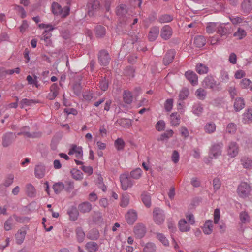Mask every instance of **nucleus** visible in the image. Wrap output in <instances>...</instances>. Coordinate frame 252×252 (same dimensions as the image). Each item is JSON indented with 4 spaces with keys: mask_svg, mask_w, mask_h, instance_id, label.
Wrapping results in <instances>:
<instances>
[{
    "mask_svg": "<svg viewBox=\"0 0 252 252\" xmlns=\"http://www.w3.org/2000/svg\"><path fill=\"white\" fill-rule=\"evenodd\" d=\"M130 177L128 172L124 173L120 175V180L121 188L123 190H126L133 186L134 182L130 179Z\"/></svg>",
    "mask_w": 252,
    "mask_h": 252,
    "instance_id": "nucleus-1",
    "label": "nucleus"
},
{
    "mask_svg": "<svg viewBox=\"0 0 252 252\" xmlns=\"http://www.w3.org/2000/svg\"><path fill=\"white\" fill-rule=\"evenodd\" d=\"M53 13L55 15H60L63 17H66L69 13L70 8L68 6L62 8L57 2H53L52 5Z\"/></svg>",
    "mask_w": 252,
    "mask_h": 252,
    "instance_id": "nucleus-2",
    "label": "nucleus"
},
{
    "mask_svg": "<svg viewBox=\"0 0 252 252\" xmlns=\"http://www.w3.org/2000/svg\"><path fill=\"white\" fill-rule=\"evenodd\" d=\"M153 218L154 222L157 224H162L165 220L164 211L159 208L154 209L153 211Z\"/></svg>",
    "mask_w": 252,
    "mask_h": 252,
    "instance_id": "nucleus-3",
    "label": "nucleus"
},
{
    "mask_svg": "<svg viewBox=\"0 0 252 252\" xmlns=\"http://www.w3.org/2000/svg\"><path fill=\"white\" fill-rule=\"evenodd\" d=\"M223 144L221 143L213 144L210 149L209 155L211 158H217L222 154Z\"/></svg>",
    "mask_w": 252,
    "mask_h": 252,
    "instance_id": "nucleus-4",
    "label": "nucleus"
},
{
    "mask_svg": "<svg viewBox=\"0 0 252 252\" xmlns=\"http://www.w3.org/2000/svg\"><path fill=\"white\" fill-rule=\"evenodd\" d=\"M239 151L238 145L235 142H230L226 148L227 155L232 158H235L238 155Z\"/></svg>",
    "mask_w": 252,
    "mask_h": 252,
    "instance_id": "nucleus-5",
    "label": "nucleus"
},
{
    "mask_svg": "<svg viewBox=\"0 0 252 252\" xmlns=\"http://www.w3.org/2000/svg\"><path fill=\"white\" fill-rule=\"evenodd\" d=\"M251 190V187L245 182L242 183L237 189L239 196L243 198L247 197L250 194Z\"/></svg>",
    "mask_w": 252,
    "mask_h": 252,
    "instance_id": "nucleus-6",
    "label": "nucleus"
},
{
    "mask_svg": "<svg viewBox=\"0 0 252 252\" xmlns=\"http://www.w3.org/2000/svg\"><path fill=\"white\" fill-rule=\"evenodd\" d=\"M69 155H75V157L78 159L82 160L83 158V152L81 146H78L76 145L73 144L68 151Z\"/></svg>",
    "mask_w": 252,
    "mask_h": 252,
    "instance_id": "nucleus-7",
    "label": "nucleus"
},
{
    "mask_svg": "<svg viewBox=\"0 0 252 252\" xmlns=\"http://www.w3.org/2000/svg\"><path fill=\"white\" fill-rule=\"evenodd\" d=\"M202 86L206 88H209L215 90L218 88L217 82L211 76L206 77L202 83Z\"/></svg>",
    "mask_w": 252,
    "mask_h": 252,
    "instance_id": "nucleus-8",
    "label": "nucleus"
},
{
    "mask_svg": "<svg viewBox=\"0 0 252 252\" xmlns=\"http://www.w3.org/2000/svg\"><path fill=\"white\" fill-rule=\"evenodd\" d=\"M173 33L172 29L168 25L164 26L160 31V36L164 40L169 39Z\"/></svg>",
    "mask_w": 252,
    "mask_h": 252,
    "instance_id": "nucleus-9",
    "label": "nucleus"
},
{
    "mask_svg": "<svg viewBox=\"0 0 252 252\" xmlns=\"http://www.w3.org/2000/svg\"><path fill=\"white\" fill-rule=\"evenodd\" d=\"M98 59L100 64L105 66L109 63L110 57L108 52L105 51H101L99 52Z\"/></svg>",
    "mask_w": 252,
    "mask_h": 252,
    "instance_id": "nucleus-10",
    "label": "nucleus"
},
{
    "mask_svg": "<svg viewBox=\"0 0 252 252\" xmlns=\"http://www.w3.org/2000/svg\"><path fill=\"white\" fill-rule=\"evenodd\" d=\"M99 7V2L97 0L90 1L87 4L88 13L90 16L94 15V12Z\"/></svg>",
    "mask_w": 252,
    "mask_h": 252,
    "instance_id": "nucleus-11",
    "label": "nucleus"
},
{
    "mask_svg": "<svg viewBox=\"0 0 252 252\" xmlns=\"http://www.w3.org/2000/svg\"><path fill=\"white\" fill-rule=\"evenodd\" d=\"M134 233L137 238H141L145 234L146 228L143 224H137L134 227Z\"/></svg>",
    "mask_w": 252,
    "mask_h": 252,
    "instance_id": "nucleus-12",
    "label": "nucleus"
},
{
    "mask_svg": "<svg viewBox=\"0 0 252 252\" xmlns=\"http://www.w3.org/2000/svg\"><path fill=\"white\" fill-rule=\"evenodd\" d=\"M190 225L184 218L181 219L178 222L179 229L182 232L189 231L190 230Z\"/></svg>",
    "mask_w": 252,
    "mask_h": 252,
    "instance_id": "nucleus-13",
    "label": "nucleus"
},
{
    "mask_svg": "<svg viewBox=\"0 0 252 252\" xmlns=\"http://www.w3.org/2000/svg\"><path fill=\"white\" fill-rule=\"evenodd\" d=\"M213 222L211 220H207L202 227V231L205 235L211 234L213 232Z\"/></svg>",
    "mask_w": 252,
    "mask_h": 252,
    "instance_id": "nucleus-14",
    "label": "nucleus"
},
{
    "mask_svg": "<svg viewBox=\"0 0 252 252\" xmlns=\"http://www.w3.org/2000/svg\"><path fill=\"white\" fill-rule=\"evenodd\" d=\"M137 218V213L133 210L128 211L126 215V219L128 224H133L136 221Z\"/></svg>",
    "mask_w": 252,
    "mask_h": 252,
    "instance_id": "nucleus-15",
    "label": "nucleus"
},
{
    "mask_svg": "<svg viewBox=\"0 0 252 252\" xmlns=\"http://www.w3.org/2000/svg\"><path fill=\"white\" fill-rule=\"evenodd\" d=\"M35 176L37 178L41 179L45 175V167L42 164H38L35 166L34 169Z\"/></svg>",
    "mask_w": 252,
    "mask_h": 252,
    "instance_id": "nucleus-16",
    "label": "nucleus"
},
{
    "mask_svg": "<svg viewBox=\"0 0 252 252\" xmlns=\"http://www.w3.org/2000/svg\"><path fill=\"white\" fill-rule=\"evenodd\" d=\"M26 231L24 229H19L15 235L16 242L19 245H21L24 241Z\"/></svg>",
    "mask_w": 252,
    "mask_h": 252,
    "instance_id": "nucleus-17",
    "label": "nucleus"
},
{
    "mask_svg": "<svg viewBox=\"0 0 252 252\" xmlns=\"http://www.w3.org/2000/svg\"><path fill=\"white\" fill-rule=\"evenodd\" d=\"M185 76L193 85H195L198 83L197 76L194 72L188 71L185 73Z\"/></svg>",
    "mask_w": 252,
    "mask_h": 252,
    "instance_id": "nucleus-18",
    "label": "nucleus"
},
{
    "mask_svg": "<svg viewBox=\"0 0 252 252\" xmlns=\"http://www.w3.org/2000/svg\"><path fill=\"white\" fill-rule=\"evenodd\" d=\"M159 33V29L158 27L155 26L152 27L149 33L148 38L150 41L155 40Z\"/></svg>",
    "mask_w": 252,
    "mask_h": 252,
    "instance_id": "nucleus-19",
    "label": "nucleus"
},
{
    "mask_svg": "<svg viewBox=\"0 0 252 252\" xmlns=\"http://www.w3.org/2000/svg\"><path fill=\"white\" fill-rule=\"evenodd\" d=\"M243 121L245 124L252 122V107L246 110L243 114Z\"/></svg>",
    "mask_w": 252,
    "mask_h": 252,
    "instance_id": "nucleus-20",
    "label": "nucleus"
},
{
    "mask_svg": "<svg viewBox=\"0 0 252 252\" xmlns=\"http://www.w3.org/2000/svg\"><path fill=\"white\" fill-rule=\"evenodd\" d=\"M14 138V135L12 133H6L2 140V145L4 147H8L12 142Z\"/></svg>",
    "mask_w": 252,
    "mask_h": 252,
    "instance_id": "nucleus-21",
    "label": "nucleus"
},
{
    "mask_svg": "<svg viewBox=\"0 0 252 252\" xmlns=\"http://www.w3.org/2000/svg\"><path fill=\"white\" fill-rule=\"evenodd\" d=\"M245 106V103L243 98L239 97L235 99L234 103V108L235 111H240L244 108Z\"/></svg>",
    "mask_w": 252,
    "mask_h": 252,
    "instance_id": "nucleus-22",
    "label": "nucleus"
},
{
    "mask_svg": "<svg viewBox=\"0 0 252 252\" xmlns=\"http://www.w3.org/2000/svg\"><path fill=\"white\" fill-rule=\"evenodd\" d=\"M175 55V52L174 50H169L163 58V63L165 65H168L173 60Z\"/></svg>",
    "mask_w": 252,
    "mask_h": 252,
    "instance_id": "nucleus-23",
    "label": "nucleus"
},
{
    "mask_svg": "<svg viewBox=\"0 0 252 252\" xmlns=\"http://www.w3.org/2000/svg\"><path fill=\"white\" fill-rule=\"evenodd\" d=\"M216 129V125L213 122L207 123L204 126L205 132L208 134L214 133Z\"/></svg>",
    "mask_w": 252,
    "mask_h": 252,
    "instance_id": "nucleus-24",
    "label": "nucleus"
},
{
    "mask_svg": "<svg viewBox=\"0 0 252 252\" xmlns=\"http://www.w3.org/2000/svg\"><path fill=\"white\" fill-rule=\"evenodd\" d=\"M116 124L124 128H129L132 125L131 120L125 118H121L117 120Z\"/></svg>",
    "mask_w": 252,
    "mask_h": 252,
    "instance_id": "nucleus-25",
    "label": "nucleus"
},
{
    "mask_svg": "<svg viewBox=\"0 0 252 252\" xmlns=\"http://www.w3.org/2000/svg\"><path fill=\"white\" fill-rule=\"evenodd\" d=\"M51 36V33L47 30H45L42 33L41 39L44 41L46 46H51L52 45Z\"/></svg>",
    "mask_w": 252,
    "mask_h": 252,
    "instance_id": "nucleus-26",
    "label": "nucleus"
},
{
    "mask_svg": "<svg viewBox=\"0 0 252 252\" xmlns=\"http://www.w3.org/2000/svg\"><path fill=\"white\" fill-rule=\"evenodd\" d=\"M180 116L177 112L172 113L170 116L171 125L172 126H178L180 123Z\"/></svg>",
    "mask_w": 252,
    "mask_h": 252,
    "instance_id": "nucleus-27",
    "label": "nucleus"
},
{
    "mask_svg": "<svg viewBox=\"0 0 252 252\" xmlns=\"http://www.w3.org/2000/svg\"><path fill=\"white\" fill-rule=\"evenodd\" d=\"M141 245L143 246V252H155L156 247L154 243L148 242L145 245H143V243H140Z\"/></svg>",
    "mask_w": 252,
    "mask_h": 252,
    "instance_id": "nucleus-28",
    "label": "nucleus"
},
{
    "mask_svg": "<svg viewBox=\"0 0 252 252\" xmlns=\"http://www.w3.org/2000/svg\"><path fill=\"white\" fill-rule=\"evenodd\" d=\"M194 43L196 47L201 48L206 44V39L203 36L197 35L194 38Z\"/></svg>",
    "mask_w": 252,
    "mask_h": 252,
    "instance_id": "nucleus-29",
    "label": "nucleus"
},
{
    "mask_svg": "<svg viewBox=\"0 0 252 252\" xmlns=\"http://www.w3.org/2000/svg\"><path fill=\"white\" fill-rule=\"evenodd\" d=\"M237 129V125L233 123H230L226 126L225 132L229 134H234Z\"/></svg>",
    "mask_w": 252,
    "mask_h": 252,
    "instance_id": "nucleus-30",
    "label": "nucleus"
},
{
    "mask_svg": "<svg viewBox=\"0 0 252 252\" xmlns=\"http://www.w3.org/2000/svg\"><path fill=\"white\" fill-rule=\"evenodd\" d=\"M129 175L131 178L135 180H138L141 177L142 171L140 168H137L132 170Z\"/></svg>",
    "mask_w": 252,
    "mask_h": 252,
    "instance_id": "nucleus-31",
    "label": "nucleus"
},
{
    "mask_svg": "<svg viewBox=\"0 0 252 252\" xmlns=\"http://www.w3.org/2000/svg\"><path fill=\"white\" fill-rule=\"evenodd\" d=\"M78 208L81 212H89L92 209V205L88 202H85L80 204L78 206Z\"/></svg>",
    "mask_w": 252,
    "mask_h": 252,
    "instance_id": "nucleus-32",
    "label": "nucleus"
},
{
    "mask_svg": "<svg viewBox=\"0 0 252 252\" xmlns=\"http://www.w3.org/2000/svg\"><path fill=\"white\" fill-rule=\"evenodd\" d=\"M141 200L146 207H149L151 206V196L149 193L146 192H143L141 194Z\"/></svg>",
    "mask_w": 252,
    "mask_h": 252,
    "instance_id": "nucleus-33",
    "label": "nucleus"
},
{
    "mask_svg": "<svg viewBox=\"0 0 252 252\" xmlns=\"http://www.w3.org/2000/svg\"><path fill=\"white\" fill-rule=\"evenodd\" d=\"M241 162L243 166L245 168H251L252 167V160L246 156L241 158Z\"/></svg>",
    "mask_w": 252,
    "mask_h": 252,
    "instance_id": "nucleus-34",
    "label": "nucleus"
},
{
    "mask_svg": "<svg viewBox=\"0 0 252 252\" xmlns=\"http://www.w3.org/2000/svg\"><path fill=\"white\" fill-rule=\"evenodd\" d=\"M217 32L220 35H225L228 32V30L225 27L224 23H217Z\"/></svg>",
    "mask_w": 252,
    "mask_h": 252,
    "instance_id": "nucleus-35",
    "label": "nucleus"
},
{
    "mask_svg": "<svg viewBox=\"0 0 252 252\" xmlns=\"http://www.w3.org/2000/svg\"><path fill=\"white\" fill-rule=\"evenodd\" d=\"M70 173L71 174L72 178L76 180H80L83 179V173L80 170L77 169H72L71 170Z\"/></svg>",
    "mask_w": 252,
    "mask_h": 252,
    "instance_id": "nucleus-36",
    "label": "nucleus"
},
{
    "mask_svg": "<svg viewBox=\"0 0 252 252\" xmlns=\"http://www.w3.org/2000/svg\"><path fill=\"white\" fill-rule=\"evenodd\" d=\"M125 145V142L122 138H118L114 142V146L118 151L124 150Z\"/></svg>",
    "mask_w": 252,
    "mask_h": 252,
    "instance_id": "nucleus-37",
    "label": "nucleus"
},
{
    "mask_svg": "<svg viewBox=\"0 0 252 252\" xmlns=\"http://www.w3.org/2000/svg\"><path fill=\"white\" fill-rule=\"evenodd\" d=\"M233 35L237 39L241 40L246 36L247 32L244 29L238 28L237 31L234 32Z\"/></svg>",
    "mask_w": 252,
    "mask_h": 252,
    "instance_id": "nucleus-38",
    "label": "nucleus"
},
{
    "mask_svg": "<svg viewBox=\"0 0 252 252\" xmlns=\"http://www.w3.org/2000/svg\"><path fill=\"white\" fill-rule=\"evenodd\" d=\"M217 23L210 22L208 23L206 27V32L209 34H212L216 31H217Z\"/></svg>",
    "mask_w": 252,
    "mask_h": 252,
    "instance_id": "nucleus-39",
    "label": "nucleus"
},
{
    "mask_svg": "<svg viewBox=\"0 0 252 252\" xmlns=\"http://www.w3.org/2000/svg\"><path fill=\"white\" fill-rule=\"evenodd\" d=\"M86 249L89 252H95L98 249V245L94 242H90L86 244Z\"/></svg>",
    "mask_w": 252,
    "mask_h": 252,
    "instance_id": "nucleus-40",
    "label": "nucleus"
},
{
    "mask_svg": "<svg viewBox=\"0 0 252 252\" xmlns=\"http://www.w3.org/2000/svg\"><path fill=\"white\" fill-rule=\"evenodd\" d=\"M26 193L28 196L33 197L36 195V189L31 184H29L26 186Z\"/></svg>",
    "mask_w": 252,
    "mask_h": 252,
    "instance_id": "nucleus-41",
    "label": "nucleus"
},
{
    "mask_svg": "<svg viewBox=\"0 0 252 252\" xmlns=\"http://www.w3.org/2000/svg\"><path fill=\"white\" fill-rule=\"evenodd\" d=\"M196 70L199 74H203L208 72V68L206 65L199 63L196 65Z\"/></svg>",
    "mask_w": 252,
    "mask_h": 252,
    "instance_id": "nucleus-42",
    "label": "nucleus"
},
{
    "mask_svg": "<svg viewBox=\"0 0 252 252\" xmlns=\"http://www.w3.org/2000/svg\"><path fill=\"white\" fill-rule=\"evenodd\" d=\"M229 18L232 24L234 25H238L243 23H247L246 21H245L243 18L239 16H232L230 17Z\"/></svg>",
    "mask_w": 252,
    "mask_h": 252,
    "instance_id": "nucleus-43",
    "label": "nucleus"
},
{
    "mask_svg": "<svg viewBox=\"0 0 252 252\" xmlns=\"http://www.w3.org/2000/svg\"><path fill=\"white\" fill-rule=\"evenodd\" d=\"M26 79L28 81V84L34 85L36 88L39 87V84L36 76H35L34 78H33L32 76L29 75L27 76Z\"/></svg>",
    "mask_w": 252,
    "mask_h": 252,
    "instance_id": "nucleus-44",
    "label": "nucleus"
},
{
    "mask_svg": "<svg viewBox=\"0 0 252 252\" xmlns=\"http://www.w3.org/2000/svg\"><path fill=\"white\" fill-rule=\"evenodd\" d=\"M124 101L127 104L132 102L133 97L131 93L129 91H125L123 95Z\"/></svg>",
    "mask_w": 252,
    "mask_h": 252,
    "instance_id": "nucleus-45",
    "label": "nucleus"
},
{
    "mask_svg": "<svg viewBox=\"0 0 252 252\" xmlns=\"http://www.w3.org/2000/svg\"><path fill=\"white\" fill-rule=\"evenodd\" d=\"M242 7L246 12L252 9V0H245L242 4Z\"/></svg>",
    "mask_w": 252,
    "mask_h": 252,
    "instance_id": "nucleus-46",
    "label": "nucleus"
},
{
    "mask_svg": "<svg viewBox=\"0 0 252 252\" xmlns=\"http://www.w3.org/2000/svg\"><path fill=\"white\" fill-rule=\"evenodd\" d=\"M157 237L164 246L166 247L169 246L168 240L163 234L159 233H157Z\"/></svg>",
    "mask_w": 252,
    "mask_h": 252,
    "instance_id": "nucleus-47",
    "label": "nucleus"
},
{
    "mask_svg": "<svg viewBox=\"0 0 252 252\" xmlns=\"http://www.w3.org/2000/svg\"><path fill=\"white\" fill-rule=\"evenodd\" d=\"M189 95V89L186 88H183L179 93V97L181 100L186 99Z\"/></svg>",
    "mask_w": 252,
    "mask_h": 252,
    "instance_id": "nucleus-48",
    "label": "nucleus"
},
{
    "mask_svg": "<svg viewBox=\"0 0 252 252\" xmlns=\"http://www.w3.org/2000/svg\"><path fill=\"white\" fill-rule=\"evenodd\" d=\"M203 107L199 103H197L193 105L192 108V112L195 115L199 116L203 112Z\"/></svg>",
    "mask_w": 252,
    "mask_h": 252,
    "instance_id": "nucleus-49",
    "label": "nucleus"
},
{
    "mask_svg": "<svg viewBox=\"0 0 252 252\" xmlns=\"http://www.w3.org/2000/svg\"><path fill=\"white\" fill-rule=\"evenodd\" d=\"M68 214L71 220H76L78 216V212L75 208H71L68 211Z\"/></svg>",
    "mask_w": 252,
    "mask_h": 252,
    "instance_id": "nucleus-50",
    "label": "nucleus"
},
{
    "mask_svg": "<svg viewBox=\"0 0 252 252\" xmlns=\"http://www.w3.org/2000/svg\"><path fill=\"white\" fill-rule=\"evenodd\" d=\"M64 184L62 182H58L54 184L53 189L56 194L61 192L64 189Z\"/></svg>",
    "mask_w": 252,
    "mask_h": 252,
    "instance_id": "nucleus-51",
    "label": "nucleus"
},
{
    "mask_svg": "<svg viewBox=\"0 0 252 252\" xmlns=\"http://www.w3.org/2000/svg\"><path fill=\"white\" fill-rule=\"evenodd\" d=\"M173 19V16L168 14L161 15L158 19V21L161 23H167L172 21Z\"/></svg>",
    "mask_w": 252,
    "mask_h": 252,
    "instance_id": "nucleus-52",
    "label": "nucleus"
},
{
    "mask_svg": "<svg viewBox=\"0 0 252 252\" xmlns=\"http://www.w3.org/2000/svg\"><path fill=\"white\" fill-rule=\"evenodd\" d=\"M252 84V81L248 78H243L240 82V86L242 89H248Z\"/></svg>",
    "mask_w": 252,
    "mask_h": 252,
    "instance_id": "nucleus-53",
    "label": "nucleus"
},
{
    "mask_svg": "<svg viewBox=\"0 0 252 252\" xmlns=\"http://www.w3.org/2000/svg\"><path fill=\"white\" fill-rule=\"evenodd\" d=\"M14 220L12 218H9L4 223V229L5 231H9L12 229Z\"/></svg>",
    "mask_w": 252,
    "mask_h": 252,
    "instance_id": "nucleus-54",
    "label": "nucleus"
},
{
    "mask_svg": "<svg viewBox=\"0 0 252 252\" xmlns=\"http://www.w3.org/2000/svg\"><path fill=\"white\" fill-rule=\"evenodd\" d=\"M14 181V176L13 175H9L4 179L3 185L5 187H8L12 184Z\"/></svg>",
    "mask_w": 252,
    "mask_h": 252,
    "instance_id": "nucleus-55",
    "label": "nucleus"
},
{
    "mask_svg": "<svg viewBox=\"0 0 252 252\" xmlns=\"http://www.w3.org/2000/svg\"><path fill=\"white\" fill-rule=\"evenodd\" d=\"M195 94L198 98L203 100L206 97V92L204 89L199 88L196 90Z\"/></svg>",
    "mask_w": 252,
    "mask_h": 252,
    "instance_id": "nucleus-56",
    "label": "nucleus"
},
{
    "mask_svg": "<svg viewBox=\"0 0 252 252\" xmlns=\"http://www.w3.org/2000/svg\"><path fill=\"white\" fill-rule=\"evenodd\" d=\"M34 103V101L32 99H23L20 101V107L21 108H23L26 106H31Z\"/></svg>",
    "mask_w": 252,
    "mask_h": 252,
    "instance_id": "nucleus-57",
    "label": "nucleus"
},
{
    "mask_svg": "<svg viewBox=\"0 0 252 252\" xmlns=\"http://www.w3.org/2000/svg\"><path fill=\"white\" fill-rule=\"evenodd\" d=\"M173 106V100L168 99L164 103V108L166 111L170 112L172 110Z\"/></svg>",
    "mask_w": 252,
    "mask_h": 252,
    "instance_id": "nucleus-58",
    "label": "nucleus"
},
{
    "mask_svg": "<svg viewBox=\"0 0 252 252\" xmlns=\"http://www.w3.org/2000/svg\"><path fill=\"white\" fill-rule=\"evenodd\" d=\"M155 127L158 131H163L165 128V123L163 120H159L157 123Z\"/></svg>",
    "mask_w": 252,
    "mask_h": 252,
    "instance_id": "nucleus-59",
    "label": "nucleus"
},
{
    "mask_svg": "<svg viewBox=\"0 0 252 252\" xmlns=\"http://www.w3.org/2000/svg\"><path fill=\"white\" fill-rule=\"evenodd\" d=\"M96 33L98 37H102L105 34V28L101 26H97L96 28Z\"/></svg>",
    "mask_w": 252,
    "mask_h": 252,
    "instance_id": "nucleus-60",
    "label": "nucleus"
},
{
    "mask_svg": "<svg viewBox=\"0 0 252 252\" xmlns=\"http://www.w3.org/2000/svg\"><path fill=\"white\" fill-rule=\"evenodd\" d=\"M126 6L122 4L117 8V14L118 15L122 16L126 13Z\"/></svg>",
    "mask_w": 252,
    "mask_h": 252,
    "instance_id": "nucleus-61",
    "label": "nucleus"
},
{
    "mask_svg": "<svg viewBox=\"0 0 252 252\" xmlns=\"http://www.w3.org/2000/svg\"><path fill=\"white\" fill-rule=\"evenodd\" d=\"M240 219L241 222L244 223L249 222L250 220L249 216L246 212H242L240 213Z\"/></svg>",
    "mask_w": 252,
    "mask_h": 252,
    "instance_id": "nucleus-62",
    "label": "nucleus"
},
{
    "mask_svg": "<svg viewBox=\"0 0 252 252\" xmlns=\"http://www.w3.org/2000/svg\"><path fill=\"white\" fill-rule=\"evenodd\" d=\"M76 235L78 240L79 242H82L85 238V233L83 230L80 228L76 229Z\"/></svg>",
    "mask_w": 252,
    "mask_h": 252,
    "instance_id": "nucleus-63",
    "label": "nucleus"
},
{
    "mask_svg": "<svg viewBox=\"0 0 252 252\" xmlns=\"http://www.w3.org/2000/svg\"><path fill=\"white\" fill-rule=\"evenodd\" d=\"M213 185L214 189L215 191L219 190L220 189L221 185V183L220 179H219L218 178H215L213 180Z\"/></svg>",
    "mask_w": 252,
    "mask_h": 252,
    "instance_id": "nucleus-64",
    "label": "nucleus"
}]
</instances>
